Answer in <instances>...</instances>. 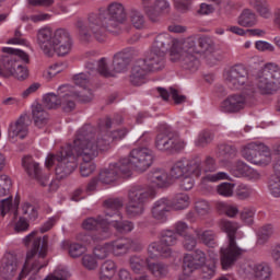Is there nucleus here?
Wrapping results in <instances>:
<instances>
[{"mask_svg":"<svg viewBox=\"0 0 280 280\" xmlns=\"http://www.w3.org/2000/svg\"><path fill=\"white\" fill-rule=\"evenodd\" d=\"M126 21H128L126 7L120 2H112L106 9L89 13L85 22L78 21L77 27L81 40L89 43L91 38H95L98 43H104L106 32L117 30Z\"/></svg>","mask_w":280,"mask_h":280,"instance_id":"nucleus-1","label":"nucleus"},{"mask_svg":"<svg viewBox=\"0 0 280 280\" xmlns=\"http://www.w3.org/2000/svg\"><path fill=\"white\" fill-rule=\"evenodd\" d=\"M73 143V152H75L77 156H81L83 161L80 167L81 176L86 178L96 168L95 163L91 162V160L100 154V150H106L110 145V139L100 136L95 140L93 137V126L85 125L79 129Z\"/></svg>","mask_w":280,"mask_h":280,"instance_id":"nucleus-2","label":"nucleus"},{"mask_svg":"<svg viewBox=\"0 0 280 280\" xmlns=\"http://www.w3.org/2000/svg\"><path fill=\"white\" fill-rule=\"evenodd\" d=\"M38 231H33L23 238L25 246H30V243L33 242L32 248L26 253V260L22 271L20 272V278L25 277V271L30 270L33 275H38L42 268L47 266L45 258L47 257V236L36 237Z\"/></svg>","mask_w":280,"mask_h":280,"instance_id":"nucleus-3","label":"nucleus"},{"mask_svg":"<svg viewBox=\"0 0 280 280\" xmlns=\"http://www.w3.org/2000/svg\"><path fill=\"white\" fill-rule=\"evenodd\" d=\"M202 176V161L198 158H182L177 160L171 167V178H180V188L184 191L194 189L196 180Z\"/></svg>","mask_w":280,"mask_h":280,"instance_id":"nucleus-4","label":"nucleus"},{"mask_svg":"<svg viewBox=\"0 0 280 280\" xmlns=\"http://www.w3.org/2000/svg\"><path fill=\"white\" fill-rule=\"evenodd\" d=\"M156 191L148 186L136 185L129 188L127 192V205L125 213L130 220H137L145 213V205L154 200Z\"/></svg>","mask_w":280,"mask_h":280,"instance_id":"nucleus-5","label":"nucleus"},{"mask_svg":"<svg viewBox=\"0 0 280 280\" xmlns=\"http://www.w3.org/2000/svg\"><path fill=\"white\" fill-rule=\"evenodd\" d=\"M221 231L226 233L229 238V245L226 247H221L220 249V261L223 270H231L232 266H235V262L240 257H242V248L237 247L235 242V234L240 224L237 222L221 220L220 222Z\"/></svg>","mask_w":280,"mask_h":280,"instance_id":"nucleus-6","label":"nucleus"},{"mask_svg":"<svg viewBox=\"0 0 280 280\" xmlns=\"http://www.w3.org/2000/svg\"><path fill=\"white\" fill-rule=\"evenodd\" d=\"M187 143L180 136L170 127H165L154 139V148L159 152H167L168 154H180L185 150Z\"/></svg>","mask_w":280,"mask_h":280,"instance_id":"nucleus-7","label":"nucleus"},{"mask_svg":"<svg viewBox=\"0 0 280 280\" xmlns=\"http://www.w3.org/2000/svg\"><path fill=\"white\" fill-rule=\"evenodd\" d=\"M279 66L269 62L258 72L256 85L261 95H275L279 89Z\"/></svg>","mask_w":280,"mask_h":280,"instance_id":"nucleus-8","label":"nucleus"},{"mask_svg":"<svg viewBox=\"0 0 280 280\" xmlns=\"http://www.w3.org/2000/svg\"><path fill=\"white\" fill-rule=\"evenodd\" d=\"M71 144L63 147L56 154L49 153L46 158L45 165L49 170V167H54L57 162V167L55 168L56 176L59 180L62 178H67L69 174H71Z\"/></svg>","mask_w":280,"mask_h":280,"instance_id":"nucleus-9","label":"nucleus"},{"mask_svg":"<svg viewBox=\"0 0 280 280\" xmlns=\"http://www.w3.org/2000/svg\"><path fill=\"white\" fill-rule=\"evenodd\" d=\"M178 235L172 230H165L161 233L160 242H153L148 247V253L152 259L154 257H163L167 259L172 257V247L176 246Z\"/></svg>","mask_w":280,"mask_h":280,"instance_id":"nucleus-10","label":"nucleus"},{"mask_svg":"<svg viewBox=\"0 0 280 280\" xmlns=\"http://www.w3.org/2000/svg\"><path fill=\"white\" fill-rule=\"evenodd\" d=\"M242 156L254 163V165H260L266 167L272 163V154L270 149L261 142H250L242 150Z\"/></svg>","mask_w":280,"mask_h":280,"instance_id":"nucleus-11","label":"nucleus"},{"mask_svg":"<svg viewBox=\"0 0 280 280\" xmlns=\"http://www.w3.org/2000/svg\"><path fill=\"white\" fill-rule=\"evenodd\" d=\"M2 51L8 55L2 58L4 70L0 68V78L12 77L14 70L21 65V60L26 63L30 62V56L21 49L3 47Z\"/></svg>","mask_w":280,"mask_h":280,"instance_id":"nucleus-12","label":"nucleus"},{"mask_svg":"<svg viewBox=\"0 0 280 280\" xmlns=\"http://www.w3.org/2000/svg\"><path fill=\"white\" fill-rule=\"evenodd\" d=\"M128 165L130 170L136 168L137 172H145L154 163V151L148 147H138L129 153Z\"/></svg>","mask_w":280,"mask_h":280,"instance_id":"nucleus-13","label":"nucleus"},{"mask_svg":"<svg viewBox=\"0 0 280 280\" xmlns=\"http://www.w3.org/2000/svg\"><path fill=\"white\" fill-rule=\"evenodd\" d=\"M130 176V166L128 165V158H124L116 163L109 164V166L98 174V180L103 185H113L119 178Z\"/></svg>","mask_w":280,"mask_h":280,"instance_id":"nucleus-14","label":"nucleus"},{"mask_svg":"<svg viewBox=\"0 0 280 280\" xmlns=\"http://www.w3.org/2000/svg\"><path fill=\"white\" fill-rule=\"evenodd\" d=\"M242 92V94H232L228 96L221 103V110L222 113H240L243 108L250 102V97L255 95V88L247 85Z\"/></svg>","mask_w":280,"mask_h":280,"instance_id":"nucleus-15","label":"nucleus"},{"mask_svg":"<svg viewBox=\"0 0 280 280\" xmlns=\"http://www.w3.org/2000/svg\"><path fill=\"white\" fill-rule=\"evenodd\" d=\"M198 54L185 50L183 48V42L173 46L171 50L172 62H179L183 69L188 71H198L200 67V60L198 59Z\"/></svg>","mask_w":280,"mask_h":280,"instance_id":"nucleus-16","label":"nucleus"},{"mask_svg":"<svg viewBox=\"0 0 280 280\" xmlns=\"http://www.w3.org/2000/svg\"><path fill=\"white\" fill-rule=\"evenodd\" d=\"M82 229H84V231H97V229H101L100 233L92 236L94 242H103L104 240H108V237H110V220L103 215L85 219L82 222Z\"/></svg>","mask_w":280,"mask_h":280,"instance_id":"nucleus-17","label":"nucleus"},{"mask_svg":"<svg viewBox=\"0 0 280 280\" xmlns=\"http://www.w3.org/2000/svg\"><path fill=\"white\" fill-rule=\"evenodd\" d=\"M225 82L234 91L242 89L245 84L244 89L253 86L248 83V70L242 65H235L225 73Z\"/></svg>","mask_w":280,"mask_h":280,"instance_id":"nucleus-18","label":"nucleus"},{"mask_svg":"<svg viewBox=\"0 0 280 280\" xmlns=\"http://www.w3.org/2000/svg\"><path fill=\"white\" fill-rule=\"evenodd\" d=\"M183 49L202 56L207 52L211 54L215 49V43L209 36H202L198 39L196 37H188L183 40Z\"/></svg>","mask_w":280,"mask_h":280,"instance_id":"nucleus-19","label":"nucleus"},{"mask_svg":"<svg viewBox=\"0 0 280 280\" xmlns=\"http://www.w3.org/2000/svg\"><path fill=\"white\" fill-rule=\"evenodd\" d=\"M22 166L30 178L37 180V183L42 187H47V185H51V180H49V175L43 173V168L40 164L34 160L32 156H24L22 159Z\"/></svg>","mask_w":280,"mask_h":280,"instance_id":"nucleus-20","label":"nucleus"},{"mask_svg":"<svg viewBox=\"0 0 280 280\" xmlns=\"http://www.w3.org/2000/svg\"><path fill=\"white\" fill-rule=\"evenodd\" d=\"M32 124V119L27 116V114L21 115L16 121L11 122L8 129V137L11 143H16V139H25L27 135H30V125Z\"/></svg>","mask_w":280,"mask_h":280,"instance_id":"nucleus-21","label":"nucleus"},{"mask_svg":"<svg viewBox=\"0 0 280 280\" xmlns=\"http://www.w3.org/2000/svg\"><path fill=\"white\" fill-rule=\"evenodd\" d=\"M72 80L75 86H80L82 89L80 92H72V98L77 102H81V104H89V102H93V91L89 89V86H91L89 74H75Z\"/></svg>","mask_w":280,"mask_h":280,"instance_id":"nucleus-22","label":"nucleus"},{"mask_svg":"<svg viewBox=\"0 0 280 280\" xmlns=\"http://www.w3.org/2000/svg\"><path fill=\"white\" fill-rule=\"evenodd\" d=\"M245 275L254 277L256 280H270L272 277V267L268 262H252L245 268Z\"/></svg>","mask_w":280,"mask_h":280,"instance_id":"nucleus-23","label":"nucleus"},{"mask_svg":"<svg viewBox=\"0 0 280 280\" xmlns=\"http://www.w3.org/2000/svg\"><path fill=\"white\" fill-rule=\"evenodd\" d=\"M172 173H167V171L163 168H155L148 173L147 180L153 187H159L160 189L163 187H170L172 185Z\"/></svg>","mask_w":280,"mask_h":280,"instance_id":"nucleus-24","label":"nucleus"},{"mask_svg":"<svg viewBox=\"0 0 280 280\" xmlns=\"http://www.w3.org/2000/svg\"><path fill=\"white\" fill-rule=\"evenodd\" d=\"M142 61L149 71H162L165 69V52L151 48Z\"/></svg>","mask_w":280,"mask_h":280,"instance_id":"nucleus-25","label":"nucleus"},{"mask_svg":"<svg viewBox=\"0 0 280 280\" xmlns=\"http://www.w3.org/2000/svg\"><path fill=\"white\" fill-rule=\"evenodd\" d=\"M37 43L45 56H54V32L49 27L37 32Z\"/></svg>","mask_w":280,"mask_h":280,"instance_id":"nucleus-26","label":"nucleus"},{"mask_svg":"<svg viewBox=\"0 0 280 280\" xmlns=\"http://www.w3.org/2000/svg\"><path fill=\"white\" fill-rule=\"evenodd\" d=\"M172 211L170 198L163 197L153 203L151 213L158 222H167V213Z\"/></svg>","mask_w":280,"mask_h":280,"instance_id":"nucleus-27","label":"nucleus"},{"mask_svg":"<svg viewBox=\"0 0 280 280\" xmlns=\"http://www.w3.org/2000/svg\"><path fill=\"white\" fill-rule=\"evenodd\" d=\"M112 255L115 257H124L128 255L132 249L133 242L129 237H118L112 242H108Z\"/></svg>","mask_w":280,"mask_h":280,"instance_id":"nucleus-28","label":"nucleus"},{"mask_svg":"<svg viewBox=\"0 0 280 280\" xmlns=\"http://www.w3.org/2000/svg\"><path fill=\"white\" fill-rule=\"evenodd\" d=\"M149 71L150 70L145 66V61H143V59L136 61L129 77L131 84H133V86H141V84H145V77Z\"/></svg>","mask_w":280,"mask_h":280,"instance_id":"nucleus-29","label":"nucleus"},{"mask_svg":"<svg viewBox=\"0 0 280 280\" xmlns=\"http://www.w3.org/2000/svg\"><path fill=\"white\" fill-rule=\"evenodd\" d=\"M19 270V260L12 254L4 256L2 259V266L0 268V275L2 279L10 280L14 278Z\"/></svg>","mask_w":280,"mask_h":280,"instance_id":"nucleus-30","label":"nucleus"},{"mask_svg":"<svg viewBox=\"0 0 280 280\" xmlns=\"http://www.w3.org/2000/svg\"><path fill=\"white\" fill-rule=\"evenodd\" d=\"M128 65H130V55L126 50H121L114 55L112 71L115 75L117 73H124L126 69H128Z\"/></svg>","mask_w":280,"mask_h":280,"instance_id":"nucleus-31","label":"nucleus"},{"mask_svg":"<svg viewBox=\"0 0 280 280\" xmlns=\"http://www.w3.org/2000/svg\"><path fill=\"white\" fill-rule=\"evenodd\" d=\"M105 207V218H115V215H118V218H122V215L119 213L120 209H124V198H109L104 201Z\"/></svg>","mask_w":280,"mask_h":280,"instance_id":"nucleus-32","label":"nucleus"},{"mask_svg":"<svg viewBox=\"0 0 280 280\" xmlns=\"http://www.w3.org/2000/svg\"><path fill=\"white\" fill-rule=\"evenodd\" d=\"M126 135H128V129L127 128H121V129H116L110 132V136L108 135V129H100L98 133L95 135V127H93V137L95 141L102 137V139H109V144L110 141H121L122 139H126Z\"/></svg>","mask_w":280,"mask_h":280,"instance_id":"nucleus-33","label":"nucleus"},{"mask_svg":"<svg viewBox=\"0 0 280 280\" xmlns=\"http://www.w3.org/2000/svg\"><path fill=\"white\" fill-rule=\"evenodd\" d=\"M59 97L65 113H71V83H63L57 88Z\"/></svg>","mask_w":280,"mask_h":280,"instance_id":"nucleus-34","label":"nucleus"},{"mask_svg":"<svg viewBox=\"0 0 280 280\" xmlns=\"http://www.w3.org/2000/svg\"><path fill=\"white\" fill-rule=\"evenodd\" d=\"M173 44L174 38H172L170 34L161 33L154 38L151 49H154L155 51H163V54H166Z\"/></svg>","mask_w":280,"mask_h":280,"instance_id":"nucleus-35","label":"nucleus"},{"mask_svg":"<svg viewBox=\"0 0 280 280\" xmlns=\"http://www.w3.org/2000/svg\"><path fill=\"white\" fill-rule=\"evenodd\" d=\"M166 10H170V2H167V0H155L153 2V8L147 9V15L149 16L150 21L156 23L161 14H163V12Z\"/></svg>","mask_w":280,"mask_h":280,"instance_id":"nucleus-36","label":"nucleus"},{"mask_svg":"<svg viewBox=\"0 0 280 280\" xmlns=\"http://www.w3.org/2000/svg\"><path fill=\"white\" fill-rule=\"evenodd\" d=\"M249 5L256 10L258 16L261 19H271L272 9L266 0H248Z\"/></svg>","mask_w":280,"mask_h":280,"instance_id":"nucleus-37","label":"nucleus"},{"mask_svg":"<svg viewBox=\"0 0 280 280\" xmlns=\"http://www.w3.org/2000/svg\"><path fill=\"white\" fill-rule=\"evenodd\" d=\"M194 233L197 240H199V242H201L206 246H209L210 248H213V246H215V233L213 231L205 230L199 226L194 229Z\"/></svg>","mask_w":280,"mask_h":280,"instance_id":"nucleus-38","label":"nucleus"},{"mask_svg":"<svg viewBox=\"0 0 280 280\" xmlns=\"http://www.w3.org/2000/svg\"><path fill=\"white\" fill-rule=\"evenodd\" d=\"M32 115L34 124L37 128H43L47 126V120L49 119V114L45 110L42 104H35L32 109Z\"/></svg>","mask_w":280,"mask_h":280,"instance_id":"nucleus-39","label":"nucleus"},{"mask_svg":"<svg viewBox=\"0 0 280 280\" xmlns=\"http://www.w3.org/2000/svg\"><path fill=\"white\" fill-rule=\"evenodd\" d=\"M147 267L156 279H165V277L170 275V266L164 262H150V260L147 259Z\"/></svg>","mask_w":280,"mask_h":280,"instance_id":"nucleus-40","label":"nucleus"},{"mask_svg":"<svg viewBox=\"0 0 280 280\" xmlns=\"http://www.w3.org/2000/svg\"><path fill=\"white\" fill-rule=\"evenodd\" d=\"M158 93L164 100L167 102L170 100V95L172 96V100L175 102V104H184V102H187V96L178 94V90L171 88L170 92L163 88H158Z\"/></svg>","mask_w":280,"mask_h":280,"instance_id":"nucleus-41","label":"nucleus"},{"mask_svg":"<svg viewBox=\"0 0 280 280\" xmlns=\"http://www.w3.org/2000/svg\"><path fill=\"white\" fill-rule=\"evenodd\" d=\"M170 205L174 211H183L190 205L189 195L177 194L173 199H170Z\"/></svg>","mask_w":280,"mask_h":280,"instance_id":"nucleus-42","label":"nucleus"},{"mask_svg":"<svg viewBox=\"0 0 280 280\" xmlns=\"http://www.w3.org/2000/svg\"><path fill=\"white\" fill-rule=\"evenodd\" d=\"M109 226H113L117 233L127 234L135 231V223L129 220H114L109 221Z\"/></svg>","mask_w":280,"mask_h":280,"instance_id":"nucleus-43","label":"nucleus"},{"mask_svg":"<svg viewBox=\"0 0 280 280\" xmlns=\"http://www.w3.org/2000/svg\"><path fill=\"white\" fill-rule=\"evenodd\" d=\"M117 270V265L113 260H106L101 266L100 280H113L115 277V271Z\"/></svg>","mask_w":280,"mask_h":280,"instance_id":"nucleus-44","label":"nucleus"},{"mask_svg":"<svg viewBox=\"0 0 280 280\" xmlns=\"http://www.w3.org/2000/svg\"><path fill=\"white\" fill-rule=\"evenodd\" d=\"M238 25L242 27H253V25H257V15L250 11V9H245L238 16Z\"/></svg>","mask_w":280,"mask_h":280,"instance_id":"nucleus-45","label":"nucleus"},{"mask_svg":"<svg viewBox=\"0 0 280 280\" xmlns=\"http://www.w3.org/2000/svg\"><path fill=\"white\" fill-rule=\"evenodd\" d=\"M272 235H275V228L272 224L262 225L257 233V244L259 246H264V244H267L268 240H270Z\"/></svg>","mask_w":280,"mask_h":280,"instance_id":"nucleus-46","label":"nucleus"},{"mask_svg":"<svg viewBox=\"0 0 280 280\" xmlns=\"http://www.w3.org/2000/svg\"><path fill=\"white\" fill-rule=\"evenodd\" d=\"M63 43H71V32L67 28H57L54 32V48Z\"/></svg>","mask_w":280,"mask_h":280,"instance_id":"nucleus-47","label":"nucleus"},{"mask_svg":"<svg viewBox=\"0 0 280 280\" xmlns=\"http://www.w3.org/2000/svg\"><path fill=\"white\" fill-rule=\"evenodd\" d=\"M44 106L47 107L49 110L55 108H60L62 103L58 96V94L50 92L44 95L43 97Z\"/></svg>","mask_w":280,"mask_h":280,"instance_id":"nucleus-48","label":"nucleus"},{"mask_svg":"<svg viewBox=\"0 0 280 280\" xmlns=\"http://www.w3.org/2000/svg\"><path fill=\"white\" fill-rule=\"evenodd\" d=\"M268 189L273 198H280V173H273L270 176Z\"/></svg>","mask_w":280,"mask_h":280,"instance_id":"nucleus-49","label":"nucleus"},{"mask_svg":"<svg viewBox=\"0 0 280 280\" xmlns=\"http://www.w3.org/2000/svg\"><path fill=\"white\" fill-rule=\"evenodd\" d=\"M218 150L220 159H223L224 161L235 159L237 154V149L231 144H220Z\"/></svg>","mask_w":280,"mask_h":280,"instance_id":"nucleus-50","label":"nucleus"},{"mask_svg":"<svg viewBox=\"0 0 280 280\" xmlns=\"http://www.w3.org/2000/svg\"><path fill=\"white\" fill-rule=\"evenodd\" d=\"M198 264L196 262L194 255L191 254H186L184 256V261H183V270H184V275H186L187 277H189V275H191V272H194V270H198Z\"/></svg>","mask_w":280,"mask_h":280,"instance_id":"nucleus-51","label":"nucleus"},{"mask_svg":"<svg viewBox=\"0 0 280 280\" xmlns=\"http://www.w3.org/2000/svg\"><path fill=\"white\" fill-rule=\"evenodd\" d=\"M97 72L104 78H115L113 68L110 69L108 67V59L106 57H103L97 61Z\"/></svg>","mask_w":280,"mask_h":280,"instance_id":"nucleus-52","label":"nucleus"},{"mask_svg":"<svg viewBox=\"0 0 280 280\" xmlns=\"http://www.w3.org/2000/svg\"><path fill=\"white\" fill-rule=\"evenodd\" d=\"M235 194L238 200H248V198L253 196L254 190L250 186L246 184H240L236 187Z\"/></svg>","mask_w":280,"mask_h":280,"instance_id":"nucleus-53","label":"nucleus"},{"mask_svg":"<svg viewBox=\"0 0 280 280\" xmlns=\"http://www.w3.org/2000/svg\"><path fill=\"white\" fill-rule=\"evenodd\" d=\"M234 189H235V184L221 183L217 187V192L219 194V196H223V198H231L233 197Z\"/></svg>","mask_w":280,"mask_h":280,"instance_id":"nucleus-54","label":"nucleus"},{"mask_svg":"<svg viewBox=\"0 0 280 280\" xmlns=\"http://www.w3.org/2000/svg\"><path fill=\"white\" fill-rule=\"evenodd\" d=\"M124 121V118L120 115H116L114 120L110 119V117H106L105 119L101 120L98 124V129L100 130H110L113 128V124H116L119 126Z\"/></svg>","mask_w":280,"mask_h":280,"instance_id":"nucleus-55","label":"nucleus"},{"mask_svg":"<svg viewBox=\"0 0 280 280\" xmlns=\"http://www.w3.org/2000/svg\"><path fill=\"white\" fill-rule=\"evenodd\" d=\"M211 141H213V133L210 131H202L195 141V145L197 148H206V145H209Z\"/></svg>","mask_w":280,"mask_h":280,"instance_id":"nucleus-56","label":"nucleus"},{"mask_svg":"<svg viewBox=\"0 0 280 280\" xmlns=\"http://www.w3.org/2000/svg\"><path fill=\"white\" fill-rule=\"evenodd\" d=\"M248 165L242 161H237L231 168L232 175L236 178H242L246 176V172L248 170Z\"/></svg>","mask_w":280,"mask_h":280,"instance_id":"nucleus-57","label":"nucleus"},{"mask_svg":"<svg viewBox=\"0 0 280 280\" xmlns=\"http://www.w3.org/2000/svg\"><path fill=\"white\" fill-rule=\"evenodd\" d=\"M195 211L198 213V215H209L211 206L209 205V201L199 199L195 202Z\"/></svg>","mask_w":280,"mask_h":280,"instance_id":"nucleus-58","label":"nucleus"},{"mask_svg":"<svg viewBox=\"0 0 280 280\" xmlns=\"http://www.w3.org/2000/svg\"><path fill=\"white\" fill-rule=\"evenodd\" d=\"M93 253L96 259H106V257H108V255H110L112 253L109 243H105L104 245H97L94 248Z\"/></svg>","mask_w":280,"mask_h":280,"instance_id":"nucleus-59","label":"nucleus"},{"mask_svg":"<svg viewBox=\"0 0 280 280\" xmlns=\"http://www.w3.org/2000/svg\"><path fill=\"white\" fill-rule=\"evenodd\" d=\"M20 211L21 215L28 218V220H36V218H38V211L31 203H24Z\"/></svg>","mask_w":280,"mask_h":280,"instance_id":"nucleus-60","label":"nucleus"},{"mask_svg":"<svg viewBox=\"0 0 280 280\" xmlns=\"http://www.w3.org/2000/svg\"><path fill=\"white\" fill-rule=\"evenodd\" d=\"M12 187V179L10 176L2 174L0 175V196H8L10 188Z\"/></svg>","mask_w":280,"mask_h":280,"instance_id":"nucleus-61","label":"nucleus"},{"mask_svg":"<svg viewBox=\"0 0 280 280\" xmlns=\"http://www.w3.org/2000/svg\"><path fill=\"white\" fill-rule=\"evenodd\" d=\"M241 220L250 226L255 222V208H244L241 211Z\"/></svg>","mask_w":280,"mask_h":280,"instance_id":"nucleus-62","label":"nucleus"},{"mask_svg":"<svg viewBox=\"0 0 280 280\" xmlns=\"http://www.w3.org/2000/svg\"><path fill=\"white\" fill-rule=\"evenodd\" d=\"M202 272H201V279L209 280L213 279L215 277V262L212 261L209 265L201 266Z\"/></svg>","mask_w":280,"mask_h":280,"instance_id":"nucleus-63","label":"nucleus"},{"mask_svg":"<svg viewBox=\"0 0 280 280\" xmlns=\"http://www.w3.org/2000/svg\"><path fill=\"white\" fill-rule=\"evenodd\" d=\"M49 280H68L69 271L65 269H56L52 273L46 277Z\"/></svg>","mask_w":280,"mask_h":280,"instance_id":"nucleus-64","label":"nucleus"}]
</instances>
